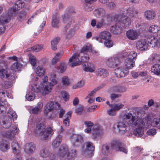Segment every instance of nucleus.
I'll return each mask as SVG.
<instances>
[{"instance_id":"19","label":"nucleus","mask_w":160,"mask_h":160,"mask_svg":"<svg viewBox=\"0 0 160 160\" xmlns=\"http://www.w3.org/2000/svg\"><path fill=\"white\" fill-rule=\"evenodd\" d=\"M148 31L152 35L155 36L160 35V27L156 25L151 26L149 28Z\"/></svg>"},{"instance_id":"37","label":"nucleus","mask_w":160,"mask_h":160,"mask_svg":"<svg viewBox=\"0 0 160 160\" xmlns=\"http://www.w3.org/2000/svg\"><path fill=\"white\" fill-rule=\"evenodd\" d=\"M135 60L127 58L126 60L124 62V65L126 68L127 69H132L135 66Z\"/></svg>"},{"instance_id":"1","label":"nucleus","mask_w":160,"mask_h":160,"mask_svg":"<svg viewBox=\"0 0 160 160\" xmlns=\"http://www.w3.org/2000/svg\"><path fill=\"white\" fill-rule=\"evenodd\" d=\"M136 113L137 116L131 112L123 114L121 116V119L123 122L130 126L133 127L137 124L139 125V123L142 122L143 120L141 118L144 116V113L142 110H139Z\"/></svg>"},{"instance_id":"44","label":"nucleus","mask_w":160,"mask_h":160,"mask_svg":"<svg viewBox=\"0 0 160 160\" xmlns=\"http://www.w3.org/2000/svg\"><path fill=\"white\" fill-rule=\"evenodd\" d=\"M121 27L117 25L112 26L110 28L111 32L115 34H118L121 32Z\"/></svg>"},{"instance_id":"41","label":"nucleus","mask_w":160,"mask_h":160,"mask_svg":"<svg viewBox=\"0 0 160 160\" xmlns=\"http://www.w3.org/2000/svg\"><path fill=\"white\" fill-rule=\"evenodd\" d=\"M22 67V64L18 62H15L11 66V69L13 72H16L19 71Z\"/></svg>"},{"instance_id":"29","label":"nucleus","mask_w":160,"mask_h":160,"mask_svg":"<svg viewBox=\"0 0 160 160\" xmlns=\"http://www.w3.org/2000/svg\"><path fill=\"white\" fill-rule=\"evenodd\" d=\"M36 146L32 143H27L24 148L25 152L29 154L32 153L35 150Z\"/></svg>"},{"instance_id":"11","label":"nucleus","mask_w":160,"mask_h":160,"mask_svg":"<svg viewBox=\"0 0 160 160\" xmlns=\"http://www.w3.org/2000/svg\"><path fill=\"white\" fill-rule=\"evenodd\" d=\"M105 62L108 67L114 68L120 64V60L118 57H112L107 58Z\"/></svg>"},{"instance_id":"36","label":"nucleus","mask_w":160,"mask_h":160,"mask_svg":"<svg viewBox=\"0 0 160 160\" xmlns=\"http://www.w3.org/2000/svg\"><path fill=\"white\" fill-rule=\"evenodd\" d=\"M98 76L103 78L107 77L109 74L108 71L104 68H99L96 72Z\"/></svg>"},{"instance_id":"17","label":"nucleus","mask_w":160,"mask_h":160,"mask_svg":"<svg viewBox=\"0 0 160 160\" xmlns=\"http://www.w3.org/2000/svg\"><path fill=\"white\" fill-rule=\"evenodd\" d=\"M24 5V3L22 1L19 0L16 2L12 7V8H11L8 12V14L10 15V13L12 12V15L13 12L16 11L22 8Z\"/></svg>"},{"instance_id":"5","label":"nucleus","mask_w":160,"mask_h":160,"mask_svg":"<svg viewBox=\"0 0 160 160\" xmlns=\"http://www.w3.org/2000/svg\"><path fill=\"white\" fill-rule=\"evenodd\" d=\"M122 14H123L122 15L116 14L114 21L117 22L116 24L118 25H119L121 27L126 28L130 25L131 21L128 17L125 16V13Z\"/></svg>"},{"instance_id":"50","label":"nucleus","mask_w":160,"mask_h":160,"mask_svg":"<svg viewBox=\"0 0 160 160\" xmlns=\"http://www.w3.org/2000/svg\"><path fill=\"white\" fill-rule=\"evenodd\" d=\"M63 55L62 53H57L56 56L52 60V63L53 64H56L58 61Z\"/></svg>"},{"instance_id":"8","label":"nucleus","mask_w":160,"mask_h":160,"mask_svg":"<svg viewBox=\"0 0 160 160\" xmlns=\"http://www.w3.org/2000/svg\"><path fill=\"white\" fill-rule=\"evenodd\" d=\"M126 125L124 122H119L114 123L113 128L115 132L120 134H124L126 132Z\"/></svg>"},{"instance_id":"9","label":"nucleus","mask_w":160,"mask_h":160,"mask_svg":"<svg viewBox=\"0 0 160 160\" xmlns=\"http://www.w3.org/2000/svg\"><path fill=\"white\" fill-rule=\"evenodd\" d=\"M111 147L118 151L122 152L126 154L128 153L127 147L118 141H113L111 144Z\"/></svg>"},{"instance_id":"55","label":"nucleus","mask_w":160,"mask_h":160,"mask_svg":"<svg viewBox=\"0 0 160 160\" xmlns=\"http://www.w3.org/2000/svg\"><path fill=\"white\" fill-rule=\"evenodd\" d=\"M104 86V85L103 84L100 85V86L97 87L96 88H95L94 90L92 91L88 94V96L91 97L94 95L96 92L99 90L101 89Z\"/></svg>"},{"instance_id":"42","label":"nucleus","mask_w":160,"mask_h":160,"mask_svg":"<svg viewBox=\"0 0 160 160\" xmlns=\"http://www.w3.org/2000/svg\"><path fill=\"white\" fill-rule=\"evenodd\" d=\"M60 21L59 18L56 16H54L52 18V27L55 28H58L60 25Z\"/></svg>"},{"instance_id":"60","label":"nucleus","mask_w":160,"mask_h":160,"mask_svg":"<svg viewBox=\"0 0 160 160\" xmlns=\"http://www.w3.org/2000/svg\"><path fill=\"white\" fill-rule=\"evenodd\" d=\"M29 60L30 63L33 66L35 65L36 62V57L32 55H30L29 56Z\"/></svg>"},{"instance_id":"39","label":"nucleus","mask_w":160,"mask_h":160,"mask_svg":"<svg viewBox=\"0 0 160 160\" xmlns=\"http://www.w3.org/2000/svg\"><path fill=\"white\" fill-rule=\"evenodd\" d=\"M62 138V136L61 135H58L52 143V146L53 148H56L60 145Z\"/></svg>"},{"instance_id":"40","label":"nucleus","mask_w":160,"mask_h":160,"mask_svg":"<svg viewBox=\"0 0 160 160\" xmlns=\"http://www.w3.org/2000/svg\"><path fill=\"white\" fill-rule=\"evenodd\" d=\"M84 124L87 127V128L84 130V132L89 133L91 131V128L93 126V123L90 121H85L84 122Z\"/></svg>"},{"instance_id":"63","label":"nucleus","mask_w":160,"mask_h":160,"mask_svg":"<svg viewBox=\"0 0 160 160\" xmlns=\"http://www.w3.org/2000/svg\"><path fill=\"white\" fill-rule=\"evenodd\" d=\"M107 4V6L111 10H114L116 8V6L115 3L112 2H108Z\"/></svg>"},{"instance_id":"35","label":"nucleus","mask_w":160,"mask_h":160,"mask_svg":"<svg viewBox=\"0 0 160 160\" xmlns=\"http://www.w3.org/2000/svg\"><path fill=\"white\" fill-rule=\"evenodd\" d=\"M145 17L146 18L149 20L154 19L156 16V13L153 10H147L144 13Z\"/></svg>"},{"instance_id":"23","label":"nucleus","mask_w":160,"mask_h":160,"mask_svg":"<svg viewBox=\"0 0 160 160\" xmlns=\"http://www.w3.org/2000/svg\"><path fill=\"white\" fill-rule=\"evenodd\" d=\"M136 47L137 49L140 51H144L147 49L148 44L145 40H139L136 43Z\"/></svg>"},{"instance_id":"13","label":"nucleus","mask_w":160,"mask_h":160,"mask_svg":"<svg viewBox=\"0 0 160 160\" xmlns=\"http://www.w3.org/2000/svg\"><path fill=\"white\" fill-rule=\"evenodd\" d=\"M80 54L78 53H74V54L69 58L68 63L71 67L76 66L80 64L79 57Z\"/></svg>"},{"instance_id":"64","label":"nucleus","mask_w":160,"mask_h":160,"mask_svg":"<svg viewBox=\"0 0 160 160\" xmlns=\"http://www.w3.org/2000/svg\"><path fill=\"white\" fill-rule=\"evenodd\" d=\"M107 112L108 114L110 116H115L116 113V111L112 108L108 110Z\"/></svg>"},{"instance_id":"47","label":"nucleus","mask_w":160,"mask_h":160,"mask_svg":"<svg viewBox=\"0 0 160 160\" xmlns=\"http://www.w3.org/2000/svg\"><path fill=\"white\" fill-rule=\"evenodd\" d=\"M49 80L52 86H54L58 83V81L57 79L56 75L55 74H52L50 75Z\"/></svg>"},{"instance_id":"30","label":"nucleus","mask_w":160,"mask_h":160,"mask_svg":"<svg viewBox=\"0 0 160 160\" xmlns=\"http://www.w3.org/2000/svg\"><path fill=\"white\" fill-rule=\"evenodd\" d=\"M91 25L93 27L96 26V27L98 29L101 28L106 25L101 19L97 22L96 20L95 19L92 20L91 21Z\"/></svg>"},{"instance_id":"43","label":"nucleus","mask_w":160,"mask_h":160,"mask_svg":"<svg viewBox=\"0 0 160 160\" xmlns=\"http://www.w3.org/2000/svg\"><path fill=\"white\" fill-rule=\"evenodd\" d=\"M151 70L154 74L160 75V64H155L152 67Z\"/></svg>"},{"instance_id":"2","label":"nucleus","mask_w":160,"mask_h":160,"mask_svg":"<svg viewBox=\"0 0 160 160\" xmlns=\"http://www.w3.org/2000/svg\"><path fill=\"white\" fill-rule=\"evenodd\" d=\"M44 120L42 118H39L37 121L35 132L40 137L42 140H48L50 135L53 133V131L51 128H46Z\"/></svg>"},{"instance_id":"38","label":"nucleus","mask_w":160,"mask_h":160,"mask_svg":"<svg viewBox=\"0 0 160 160\" xmlns=\"http://www.w3.org/2000/svg\"><path fill=\"white\" fill-rule=\"evenodd\" d=\"M10 148V145L7 141L2 140L0 142V149L2 151H5Z\"/></svg>"},{"instance_id":"56","label":"nucleus","mask_w":160,"mask_h":160,"mask_svg":"<svg viewBox=\"0 0 160 160\" xmlns=\"http://www.w3.org/2000/svg\"><path fill=\"white\" fill-rule=\"evenodd\" d=\"M124 106V105L121 103H119L117 104H113L112 108L116 111L122 108Z\"/></svg>"},{"instance_id":"22","label":"nucleus","mask_w":160,"mask_h":160,"mask_svg":"<svg viewBox=\"0 0 160 160\" xmlns=\"http://www.w3.org/2000/svg\"><path fill=\"white\" fill-rule=\"evenodd\" d=\"M83 70L87 72H93L95 70L94 65L91 62L84 63L82 64Z\"/></svg>"},{"instance_id":"21","label":"nucleus","mask_w":160,"mask_h":160,"mask_svg":"<svg viewBox=\"0 0 160 160\" xmlns=\"http://www.w3.org/2000/svg\"><path fill=\"white\" fill-rule=\"evenodd\" d=\"M60 109V105L57 102H50L47 103L45 107L46 110L50 111L54 109L57 110Z\"/></svg>"},{"instance_id":"15","label":"nucleus","mask_w":160,"mask_h":160,"mask_svg":"<svg viewBox=\"0 0 160 160\" xmlns=\"http://www.w3.org/2000/svg\"><path fill=\"white\" fill-rule=\"evenodd\" d=\"M19 130L16 126L12 127L11 130L7 132L5 134V136L11 140L13 139L15 135L18 133Z\"/></svg>"},{"instance_id":"25","label":"nucleus","mask_w":160,"mask_h":160,"mask_svg":"<svg viewBox=\"0 0 160 160\" xmlns=\"http://www.w3.org/2000/svg\"><path fill=\"white\" fill-rule=\"evenodd\" d=\"M11 146L12 147L13 152L17 154L16 160H21V155L20 154L19 150H17L19 148L18 143L16 141H13L11 144Z\"/></svg>"},{"instance_id":"54","label":"nucleus","mask_w":160,"mask_h":160,"mask_svg":"<svg viewBox=\"0 0 160 160\" xmlns=\"http://www.w3.org/2000/svg\"><path fill=\"white\" fill-rule=\"evenodd\" d=\"M43 48V47L42 45H36L33 46L31 48V49L32 52H37L40 51Z\"/></svg>"},{"instance_id":"26","label":"nucleus","mask_w":160,"mask_h":160,"mask_svg":"<svg viewBox=\"0 0 160 160\" xmlns=\"http://www.w3.org/2000/svg\"><path fill=\"white\" fill-rule=\"evenodd\" d=\"M0 76L2 80L5 81L4 83L2 84V86H6L8 83L7 80L8 79L10 76L9 74L8 73L7 71L6 70L2 69L0 70Z\"/></svg>"},{"instance_id":"52","label":"nucleus","mask_w":160,"mask_h":160,"mask_svg":"<svg viewBox=\"0 0 160 160\" xmlns=\"http://www.w3.org/2000/svg\"><path fill=\"white\" fill-rule=\"evenodd\" d=\"M152 126L153 127L159 126L160 125V119L159 118H154L151 122Z\"/></svg>"},{"instance_id":"46","label":"nucleus","mask_w":160,"mask_h":160,"mask_svg":"<svg viewBox=\"0 0 160 160\" xmlns=\"http://www.w3.org/2000/svg\"><path fill=\"white\" fill-rule=\"evenodd\" d=\"M93 129L94 133L96 135L101 134L103 132L102 128L98 125L94 126Z\"/></svg>"},{"instance_id":"34","label":"nucleus","mask_w":160,"mask_h":160,"mask_svg":"<svg viewBox=\"0 0 160 160\" xmlns=\"http://www.w3.org/2000/svg\"><path fill=\"white\" fill-rule=\"evenodd\" d=\"M67 14H66L62 16L63 19V21L66 24L65 27V30L67 32L68 28L71 25L73 21L72 19L67 17Z\"/></svg>"},{"instance_id":"53","label":"nucleus","mask_w":160,"mask_h":160,"mask_svg":"<svg viewBox=\"0 0 160 160\" xmlns=\"http://www.w3.org/2000/svg\"><path fill=\"white\" fill-rule=\"evenodd\" d=\"M124 13H125V14L128 12V15L130 17H134L136 14H137V12L136 11L131 9H129L128 10H127L125 12L124 11Z\"/></svg>"},{"instance_id":"3","label":"nucleus","mask_w":160,"mask_h":160,"mask_svg":"<svg viewBox=\"0 0 160 160\" xmlns=\"http://www.w3.org/2000/svg\"><path fill=\"white\" fill-rule=\"evenodd\" d=\"M77 152L76 149H72L69 153L68 146L66 144H62L58 150V153L60 160H74Z\"/></svg>"},{"instance_id":"57","label":"nucleus","mask_w":160,"mask_h":160,"mask_svg":"<svg viewBox=\"0 0 160 160\" xmlns=\"http://www.w3.org/2000/svg\"><path fill=\"white\" fill-rule=\"evenodd\" d=\"M89 59V57L88 54H83L82 55L81 54L80 55V57H79L80 60V62H86L88 61Z\"/></svg>"},{"instance_id":"48","label":"nucleus","mask_w":160,"mask_h":160,"mask_svg":"<svg viewBox=\"0 0 160 160\" xmlns=\"http://www.w3.org/2000/svg\"><path fill=\"white\" fill-rule=\"evenodd\" d=\"M60 40V38L59 37H57L51 41L52 48L55 51L57 49V45Z\"/></svg>"},{"instance_id":"14","label":"nucleus","mask_w":160,"mask_h":160,"mask_svg":"<svg viewBox=\"0 0 160 160\" xmlns=\"http://www.w3.org/2000/svg\"><path fill=\"white\" fill-rule=\"evenodd\" d=\"M111 37L110 33L106 31H102L100 32L98 37L95 38V39L99 42L102 43V40H106L108 39H110Z\"/></svg>"},{"instance_id":"33","label":"nucleus","mask_w":160,"mask_h":160,"mask_svg":"<svg viewBox=\"0 0 160 160\" xmlns=\"http://www.w3.org/2000/svg\"><path fill=\"white\" fill-rule=\"evenodd\" d=\"M86 147V150L83 149L82 151L83 154H85L88 151L93 152L95 150V146L94 144L91 142L88 141L85 143Z\"/></svg>"},{"instance_id":"16","label":"nucleus","mask_w":160,"mask_h":160,"mask_svg":"<svg viewBox=\"0 0 160 160\" xmlns=\"http://www.w3.org/2000/svg\"><path fill=\"white\" fill-rule=\"evenodd\" d=\"M109 90L112 92L123 93L127 91V88L125 86L117 85L110 88Z\"/></svg>"},{"instance_id":"4","label":"nucleus","mask_w":160,"mask_h":160,"mask_svg":"<svg viewBox=\"0 0 160 160\" xmlns=\"http://www.w3.org/2000/svg\"><path fill=\"white\" fill-rule=\"evenodd\" d=\"M7 115L1 119L0 122L3 128H9L11 126L12 120L16 119L17 115L15 112L12 109H9L7 113Z\"/></svg>"},{"instance_id":"31","label":"nucleus","mask_w":160,"mask_h":160,"mask_svg":"<svg viewBox=\"0 0 160 160\" xmlns=\"http://www.w3.org/2000/svg\"><path fill=\"white\" fill-rule=\"evenodd\" d=\"M155 36H148L147 37V41L150 44L152 45V47H155L158 46V40L155 38Z\"/></svg>"},{"instance_id":"61","label":"nucleus","mask_w":160,"mask_h":160,"mask_svg":"<svg viewBox=\"0 0 160 160\" xmlns=\"http://www.w3.org/2000/svg\"><path fill=\"white\" fill-rule=\"evenodd\" d=\"M62 81L63 85L68 86L70 84L69 80L67 77L65 76L62 78Z\"/></svg>"},{"instance_id":"27","label":"nucleus","mask_w":160,"mask_h":160,"mask_svg":"<svg viewBox=\"0 0 160 160\" xmlns=\"http://www.w3.org/2000/svg\"><path fill=\"white\" fill-rule=\"evenodd\" d=\"M97 0H85V3L84 5V9L88 12L92 11V3L96 2Z\"/></svg>"},{"instance_id":"51","label":"nucleus","mask_w":160,"mask_h":160,"mask_svg":"<svg viewBox=\"0 0 160 160\" xmlns=\"http://www.w3.org/2000/svg\"><path fill=\"white\" fill-rule=\"evenodd\" d=\"M109 147L107 145L102 146V153L106 155H108L110 153Z\"/></svg>"},{"instance_id":"58","label":"nucleus","mask_w":160,"mask_h":160,"mask_svg":"<svg viewBox=\"0 0 160 160\" xmlns=\"http://www.w3.org/2000/svg\"><path fill=\"white\" fill-rule=\"evenodd\" d=\"M104 45L107 48H111L113 45L112 41L110 39H108L105 40L104 42Z\"/></svg>"},{"instance_id":"49","label":"nucleus","mask_w":160,"mask_h":160,"mask_svg":"<svg viewBox=\"0 0 160 160\" xmlns=\"http://www.w3.org/2000/svg\"><path fill=\"white\" fill-rule=\"evenodd\" d=\"M137 56V53L134 51L130 52L127 56V58L136 61Z\"/></svg>"},{"instance_id":"32","label":"nucleus","mask_w":160,"mask_h":160,"mask_svg":"<svg viewBox=\"0 0 160 160\" xmlns=\"http://www.w3.org/2000/svg\"><path fill=\"white\" fill-rule=\"evenodd\" d=\"M43 106V104L42 102H38L37 106L32 108L30 110L31 113L33 114H38L41 112Z\"/></svg>"},{"instance_id":"10","label":"nucleus","mask_w":160,"mask_h":160,"mask_svg":"<svg viewBox=\"0 0 160 160\" xmlns=\"http://www.w3.org/2000/svg\"><path fill=\"white\" fill-rule=\"evenodd\" d=\"M135 125L134 126H137L138 127L136 128L133 131L134 134L138 137H141L144 134L143 128H146L147 127L149 126V125L146 122H144L143 120L142 122L141 123Z\"/></svg>"},{"instance_id":"59","label":"nucleus","mask_w":160,"mask_h":160,"mask_svg":"<svg viewBox=\"0 0 160 160\" xmlns=\"http://www.w3.org/2000/svg\"><path fill=\"white\" fill-rule=\"evenodd\" d=\"M26 98L28 101H32L35 98V95L32 92H30L26 96Z\"/></svg>"},{"instance_id":"20","label":"nucleus","mask_w":160,"mask_h":160,"mask_svg":"<svg viewBox=\"0 0 160 160\" xmlns=\"http://www.w3.org/2000/svg\"><path fill=\"white\" fill-rule=\"evenodd\" d=\"M115 17V15H113L112 13H107L102 17L101 19L106 25L109 24L113 20L114 21V18Z\"/></svg>"},{"instance_id":"45","label":"nucleus","mask_w":160,"mask_h":160,"mask_svg":"<svg viewBox=\"0 0 160 160\" xmlns=\"http://www.w3.org/2000/svg\"><path fill=\"white\" fill-rule=\"evenodd\" d=\"M50 152L48 148H42L40 151V155L43 158H46L48 157Z\"/></svg>"},{"instance_id":"6","label":"nucleus","mask_w":160,"mask_h":160,"mask_svg":"<svg viewBox=\"0 0 160 160\" xmlns=\"http://www.w3.org/2000/svg\"><path fill=\"white\" fill-rule=\"evenodd\" d=\"M40 84L41 86H43L41 88L40 87H37V85L35 84L33 86L34 87H33L32 89V91L37 92H40L43 95H46L51 92L52 88L54 86H52L51 82H49L46 85H43L41 83Z\"/></svg>"},{"instance_id":"7","label":"nucleus","mask_w":160,"mask_h":160,"mask_svg":"<svg viewBox=\"0 0 160 160\" xmlns=\"http://www.w3.org/2000/svg\"><path fill=\"white\" fill-rule=\"evenodd\" d=\"M35 72L38 77H36L35 78L36 81L39 80L42 82H47L48 77L47 76L44 75L46 74V69L42 66H39L37 67L35 70Z\"/></svg>"},{"instance_id":"18","label":"nucleus","mask_w":160,"mask_h":160,"mask_svg":"<svg viewBox=\"0 0 160 160\" xmlns=\"http://www.w3.org/2000/svg\"><path fill=\"white\" fill-rule=\"evenodd\" d=\"M115 73L118 77H125L126 75L128 73V71L124 67H119L115 70Z\"/></svg>"},{"instance_id":"24","label":"nucleus","mask_w":160,"mask_h":160,"mask_svg":"<svg viewBox=\"0 0 160 160\" xmlns=\"http://www.w3.org/2000/svg\"><path fill=\"white\" fill-rule=\"evenodd\" d=\"M126 36L127 38L131 40H135L138 38V32L132 30H129L126 32Z\"/></svg>"},{"instance_id":"62","label":"nucleus","mask_w":160,"mask_h":160,"mask_svg":"<svg viewBox=\"0 0 160 160\" xmlns=\"http://www.w3.org/2000/svg\"><path fill=\"white\" fill-rule=\"evenodd\" d=\"M61 95L65 101H67L68 100L69 95L67 92L65 91H62Z\"/></svg>"},{"instance_id":"12","label":"nucleus","mask_w":160,"mask_h":160,"mask_svg":"<svg viewBox=\"0 0 160 160\" xmlns=\"http://www.w3.org/2000/svg\"><path fill=\"white\" fill-rule=\"evenodd\" d=\"M70 138L72 144L74 148L80 146L83 141L82 136L79 134H73Z\"/></svg>"},{"instance_id":"28","label":"nucleus","mask_w":160,"mask_h":160,"mask_svg":"<svg viewBox=\"0 0 160 160\" xmlns=\"http://www.w3.org/2000/svg\"><path fill=\"white\" fill-rule=\"evenodd\" d=\"M93 13L94 16L98 18H102L106 14V10L102 8H98L95 9Z\"/></svg>"}]
</instances>
